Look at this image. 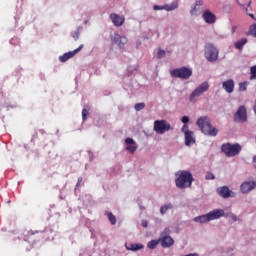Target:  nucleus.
Instances as JSON below:
<instances>
[{
  "instance_id": "f257e3e1",
  "label": "nucleus",
  "mask_w": 256,
  "mask_h": 256,
  "mask_svg": "<svg viewBox=\"0 0 256 256\" xmlns=\"http://www.w3.org/2000/svg\"><path fill=\"white\" fill-rule=\"evenodd\" d=\"M175 177V185L178 189H189L195 181L193 174L187 170H179L175 173Z\"/></svg>"
},
{
  "instance_id": "f03ea898",
  "label": "nucleus",
  "mask_w": 256,
  "mask_h": 256,
  "mask_svg": "<svg viewBox=\"0 0 256 256\" xmlns=\"http://www.w3.org/2000/svg\"><path fill=\"white\" fill-rule=\"evenodd\" d=\"M196 124L204 135H208V137H217V134L219 133V131L217 130V128L211 125V120L209 119V117L207 116L200 117L197 120Z\"/></svg>"
},
{
  "instance_id": "7ed1b4c3",
  "label": "nucleus",
  "mask_w": 256,
  "mask_h": 256,
  "mask_svg": "<svg viewBox=\"0 0 256 256\" xmlns=\"http://www.w3.org/2000/svg\"><path fill=\"white\" fill-rule=\"evenodd\" d=\"M241 144H231V143H224L221 146V151L226 155V157H237L239 153H241Z\"/></svg>"
},
{
  "instance_id": "20e7f679",
  "label": "nucleus",
  "mask_w": 256,
  "mask_h": 256,
  "mask_svg": "<svg viewBox=\"0 0 256 256\" xmlns=\"http://www.w3.org/2000/svg\"><path fill=\"white\" fill-rule=\"evenodd\" d=\"M209 91V82L204 81L198 87H196L189 96L190 103H197V99Z\"/></svg>"
},
{
  "instance_id": "39448f33",
  "label": "nucleus",
  "mask_w": 256,
  "mask_h": 256,
  "mask_svg": "<svg viewBox=\"0 0 256 256\" xmlns=\"http://www.w3.org/2000/svg\"><path fill=\"white\" fill-rule=\"evenodd\" d=\"M170 75L171 77H176L177 79H184V81H187V79H190L191 75H193V70L183 66L181 68L172 70Z\"/></svg>"
},
{
  "instance_id": "423d86ee",
  "label": "nucleus",
  "mask_w": 256,
  "mask_h": 256,
  "mask_svg": "<svg viewBox=\"0 0 256 256\" xmlns=\"http://www.w3.org/2000/svg\"><path fill=\"white\" fill-rule=\"evenodd\" d=\"M153 129L157 135H165L167 131H173V127H171V124L167 120L154 121Z\"/></svg>"
},
{
  "instance_id": "0eeeda50",
  "label": "nucleus",
  "mask_w": 256,
  "mask_h": 256,
  "mask_svg": "<svg viewBox=\"0 0 256 256\" xmlns=\"http://www.w3.org/2000/svg\"><path fill=\"white\" fill-rule=\"evenodd\" d=\"M205 58L210 63H215L219 59V49L213 44H207L204 52Z\"/></svg>"
},
{
  "instance_id": "6e6552de",
  "label": "nucleus",
  "mask_w": 256,
  "mask_h": 256,
  "mask_svg": "<svg viewBox=\"0 0 256 256\" xmlns=\"http://www.w3.org/2000/svg\"><path fill=\"white\" fill-rule=\"evenodd\" d=\"M111 41L114 45H117L119 49H125V45L129 43L127 36L121 35L118 32L111 36Z\"/></svg>"
},
{
  "instance_id": "1a4fd4ad",
  "label": "nucleus",
  "mask_w": 256,
  "mask_h": 256,
  "mask_svg": "<svg viewBox=\"0 0 256 256\" xmlns=\"http://www.w3.org/2000/svg\"><path fill=\"white\" fill-rule=\"evenodd\" d=\"M254 189H256V181L254 180H246L240 185V191L243 195L251 193Z\"/></svg>"
},
{
  "instance_id": "9d476101",
  "label": "nucleus",
  "mask_w": 256,
  "mask_h": 256,
  "mask_svg": "<svg viewBox=\"0 0 256 256\" xmlns=\"http://www.w3.org/2000/svg\"><path fill=\"white\" fill-rule=\"evenodd\" d=\"M234 121L236 123H245L247 121V108L240 106L237 112L234 114Z\"/></svg>"
},
{
  "instance_id": "9b49d317",
  "label": "nucleus",
  "mask_w": 256,
  "mask_h": 256,
  "mask_svg": "<svg viewBox=\"0 0 256 256\" xmlns=\"http://www.w3.org/2000/svg\"><path fill=\"white\" fill-rule=\"evenodd\" d=\"M109 19L111 20L114 27H123V25H125V16L123 15L111 13L109 15Z\"/></svg>"
},
{
  "instance_id": "f8f14e48",
  "label": "nucleus",
  "mask_w": 256,
  "mask_h": 256,
  "mask_svg": "<svg viewBox=\"0 0 256 256\" xmlns=\"http://www.w3.org/2000/svg\"><path fill=\"white\" fill-rule=\"evenodd\" d=\"M81 49H83V44H81L75 50L66 52L62 56H59V61L61 63H66V61H69V59H73V57H75L77 55V53H79V51H81Z\"/></svg>"
},
{
  "instance_id": "ddd939ff",
  "label": "nucleus",
  "mask_w": 256,
  "mask_h": 256,
  "mask_svg": "<svg viewBox=\"0 0 256 256\" xmlns=\"http://www.w3.org/2000/svg\"><path fill=\"white\" fill-rule=\"evenodd\" d=\"M217 193L223 199H229V197H236L237 195L235 194V192L231 191V189H229V187L227 186L217 188Z\"/></svg>"
},
{
  "instance_id": "4468645a",
  "label": "nucleus",
  "mask_w": 256,
  "mask_h": 256,
  "mask_svg": "<svg viewBox=\"0 0 256 256\" xmlns=\"http://www.w3.org/2000/svg\"><path fill=\"white\" fill-rule=\"evenodd\" d=\"M209 221H215L217 219H221V217H225V210L223 209H214L207 213Z\"/></svg>"
},
{
  "instance_id": "2eb2a0df",
  "label": "nucleus",
  "mask_w": 256,
  "mask_h": 256,
  "mask_svg": "<svg viewBox=\"0 0 256 256\" xmlns=\"http://www.w3.org/2000/svg\"><path fill=\"white\" fill-rule=\"evenodd\" d=\"M159 241L164 249L171 247L173 243H175V241L171 236H167V235L165 236L164 233L161 234Z\"/></svg>"
},
{
  "instance_id": "dca6fc26",
  "label": "nucleus",
  "mask_w": 256,
  "mask_h": 256,
  "mask_svg": "<svg viewBox=\"0 0 256 256\" xmlns=\"http://www.w3.org/2000/svg\"><path fill=\"white\" fill-rule=\"evenodd\" d=\"M222 89H224L226 93H233V91H235V80L228 79L222 82Z\"/></svg>"
},
{
  "instance_id": "f3484780",
  "label": "nucleus",
  "mask_w": 256,
  "mask_h": 256,
  "mask_svg": "<svg viewBox=\"0 0 256 256\" xmlns=\"http://www.w3.org/2000/svg\"><path fill=\"white\" fill-rule=\"evenodd\" d=\"M203 19H204L205 23H208V25H213V23H215V21H217V17L215 16V14H213L209 10L204 11Z\"/></svg>"
},
{
  "instance_id": "a211bd4d",
  "label": "nucleus",
  "mask_w": 256,
  "mask_h": 256,
  "mask_svg": "<svg viewBox=\"0 0 256 256\" xmlns=\"http://www.w3.org/2000/svg\"><path fill=\"white\" fill-rule=\"evenodd\" d=\"M125 144H126V151H129V153H135V151H137V142H135L133 138H126Z\"/></svg>"
},
{
  "instance_id": "6ab92c4d",
  "label": "nucleus",
  "mask_w": 256,
  "mask_h": 256,
  "mask_svg": "<svg viewBox=\"0 0 256 256\" xmlns=\"http://www.w3.org/2000/svg\"><path fill=\"white\" fill-rule=\"evenodd\" d=\"M185 145L186 147H191V145H195V133L194 132H186L184 134Z\"/></svg>"
},
{
  "instance_id": "aec40b11",
  "label": "nucleus",
  "mask_w": 256,
  "mask_h": 256,
  "mask_svg": "<svg viewBox=\"0 0 256 256\" xmlns=\"http://www.w3.org/2000/svg\"><path fill=\"white\" fill-rule=\"evenodd\" d=\"M193 221L195 223H200V225H203L205 223L210 222L208 214H203V215H200V216H196V217L193 218Z\"/></svg>"
},
{
  "instance_id": "412c9836",
  "label": "nucleus",
  "mask_w": 256,
  "mask_h": 256,
  "mask_svg": "<svg viewBox=\"0 0 256 256\" xmlns=\"http://www.w3.org/2000/svg\"><path fill=\"white\" fill-rule=\"evenodd\" d=\"M127 251H140V249H145L143 244L134 243V244H125Z\"/></svg>"
},
{
  "instance_id": "4be33fe9",
  "label": "nucleus",
  "mask_w": 256,
  "mask_h": 256,
  "mask_svg": "<svg viewBox=\"0 0 256 256\" xmlns=\"http://www.w3.org/2000/svg\"><path fill=\"white\" fill-rule=\"evenodd\" d=\"M179 8V2L174 1L170 4H164V11H175V9Z\"/></svg>"
},
{
  "instance_id": "5701e85b",
  "label": "nucleus",
  "mask_w": 256,
  "mask_h": 256,
  "mask_svg": "<svg viewBox=\"0 0 256 256\" xmlns=\"http://www.w3.org/2000/svg\"><path fill=\"white\" fill-rule=\"evenodd\" d=\"M245 45H247V38H242V39L238 40L237 42H235L234 47L236 49H239L240 51H242L243 47H245Z\"/></svg>"
},
{
  "instance_id": "b1692460",
  "label": "nucleus",
  "mask_w": 256,
  "mask_h": 256,
  "mask_svg": "<svg viewBox=\"0 0 256 256\" xmlns=\"http://www.w3.org/2000/svg\"><path fill=\"white\" fill-rule=\"evenodd\" d=\"M201 13H203V8H201V6H194L190 11V14L193 17H199Z\"/></svg>"
},
{
  "instance_id": "393cba45",
  "label": "nucleus",
  "mask_w": 256,
  "mask_h": 256,
  "mask_svg": "<svg viewBox=\"0 0 256 256\" xmlns=\"http://www.w3.org/2000/svg\"><path fill=\"white\" fill-rule=\"evenodd\" d=\"M171 209H173L172 203L164 204L160 207V214L165 215L167 211H171Z\"/></svg>"
},
{
  "instance_id": "a878e982",
  "label": "nucleus",
  "mask_w": 256,
  "mask_h": 256,
  "mask_svg": "<svg viewBox=\"0 0 256 256\" xmlns=\"http://www.w3.org/2000/svg\"><path fill=\"white\" fill-rule=\"evenodd\" d=\"M159 245V240H151L148 242L147 247L148 249H155Z\"/></svg>"
},
{
  "instance_id": "bb28decb",
  "label": "nucleus",
  "mask_w": 256,
  "mask_h": 256,
  "mask_svg": "<svg viewBox=\"0 0 256 256\" xmlns=\"http://www.w3.org/2000/svg\"><path fill=\"white\" fill-rule=\"evenodd\" d=\"M107 217H108V219H109L111 225H116V223H117V218L115 217V215H113V213L109 212V213L107 214Z\"/></svg>"
},
{
  "instance_id": "cd10ccee",
  "label": "nucleus",
  "mask_w": 256,
  "mask_h": 256,
  "mask_svg": "<svg viewBox=\"0 0 256 256\" xmlns=\"http://www.w3.org/2000/svg\"><path fill=\"white\" fill-rule=\"evenodd\" d=\"M165 55H167V52H165V50H163V49H158V52H157V59H163V58H165Z\"/></svg>"
},
{
  "instance_id": "c85d7f7f",
  "label": "nucleus",
  "mask_w": 256,
  "mask_h": 256,
  "mask_svg": "<svg viewBox=\"0 0 256 256\" xmlns=\"http://www.w3.org/2000/svg\"><path fill=\"white\" fill-rule=\"evenodd\" d=\"M135 111H143L145 109V103H137L134 106Z\"/></svg>"
},
{
  "instance_id": "c756f323",
  "label": "nucleus",
  "mask_w": 256,
  "mask_h": 256,
  "mask_svg": "<svg viewBox=\"0 0 256 256\" xmlns=\"http://www.w3.org/2000/svg\"><path fill=\"white\" fill-rule=\"evenodd\" d=\"M182 133H184V135H187V133H192L193 131L189 130V125L184 124L181 128Z\"/></svg>"
},
{
  "instance_id": "7c9ffc66",
  "label": "nucleus",
  "mask_w": 256,
  "mask_h": 256,
  "mask_svg": "<svg viewBox=\"0 0 256 256\" xmlns=\"http://www.w3.org/2000/svg\"><path fill=\"white\" fill-rule=\"evenodd\" d=\"M82 29H83L82 27H79L78 30H77L76 32H74V34H73V39H74L75 41H77V39H79V37H80V35H81V30H82Z\"/></svg>"
},
{
  "instance_id": "2f4dec72",
  "label": "nucleus",
  "mask_w": 256,
  "mask_h": 256,
  "mask_svg": "<svg viewBox=\"0 0 256 256\" xmlns=\"http://www.w3.org/2000/svg\"><path fill=\"white\" fill-rule=\"evenodd\" d=\"M250 73H251L250 79H256V65L251 67Z\"/></svg>"
},
{
  "instance_id": "473e14b6",
  "label": "nucleus",
  "mask_w": 256,
  "mask_h": 256,
  "mask_svg": "<svg viewBox=\"0 0 256 256\" xmlns=\"http://www.w3.org/2000/svg\"><path fill=\"white\" fill-rule=\"evenodd\" d=\"M239 91H247V82L239 83Z\"/></svg>"
},
{
  "instance_id": "72a5a7b5",
  "label": "nucleus",
  "mask_w": 256,
  "mask_h": 256,
  "mask_svg": "<svg viewBox=\"0 0 256 256\" xmlns=\"http://www.w3.org/2000/svg\"><path fill=\"white\" fill-rule=\"evenodd\" d=\"M89 115V110H87V108H84L82 110V119L83 121H87V116Z\"/></svg>"
},
{
  "instance_id": "f704fd0d",
  "label": "nucleus",
  "mask_w": 256,
  "mask_h": 256,
  "mask_svg": "<svg viewBox=\"0 0 256 256\" xmlns=\"http://www.w3.org/2000/svg\"><path fill=\"white\" fill-rule=\"evenodd\" d=\"M154 11H165L164 5H154Z\"/></svg>"
},
{
  "instance_id": "c9c22d12",
  "label": "nucleus",
  "mask_w": 256,
  "mask_h": 256,
  "mask_svg": "<svg viewBox=\"0 0 256 256\" xmlns=\"http://www.w3.org/2000/svg\"><path fill=\"white\" fill-rule=\"evenodd\" d=\"M250 35L256 37V23L250 27Z\"/></svg>"
},
{
  "instance_id": "e433bc0d",
  "label": "nucleus",
  "mask_w": 256,
  "mask_h": 256,
  "mask_svg": "<svg viewBox=\"0 0 256 256\" xmlns=\"http://www.w3.org/2000/svg\"><path fill=\"white\" fill-rule=\"evenodd\" d=\"M205 179H206L207 181H211V180L215 179V175H214L213 173H211V172H208V173L206 174Z\"/></svg>"
},
{
  "instance_id": "4c0bfd02",
  "label": "nucleus",
  "mask_w": 256,
  "mask_h": 256,
  "mask_svg": "<svg viewBox=\"0 0 256 256\" xmlns=\"http://www.w3.org/2000/svg\"><path fill=\"white\" fill-rule=\"evenodd\" d=\"M181 121H182V123H184V125H187V123H189V117L188 116H183Z\"/></svg>"
},
{
  "instance_id": "58836bf2",
  "label": "nucleus",
  "mask_w": 256,
  "mask_h": 256,
  "mask_svg": "<svg viewBox=\"0 0 256 256\" xmlns=\"http://www.w3.org/2000/svg\"><path fill=\"white\" fill-rule=\"evenodd\" d=\"M203 5V0H196L195 5L196 7H201Z\"/></svg>"
},
{
  "instance_id": "ea45409f",
  "label": "nucleus",
  "mask_w": 256,
  "mask_h": 256,
  "mask_svg": "<svg viewBox=\"0 0 256 256\" xmlns=\"http://www.w3.org/2000/svg\"><path fill=\"white\" fill-rule=\"evenodd\" d=\"M141 225H142V227L147 228L149 223L147 222V220H142V224Z\"/></svg>"
},
{
  "instance_id": "a19ab883",
  "label": "nucleus",
  "mask_w": 256,
  "mask_h": 256,
  "mask_svg": "<svg viewBox=\"0 0 256 256\" xmlns=\"http://www.w3.org/2000/svg\"><path fill=\"white\" fill-rule=\"evenodd\" d=\"M140 46H141V40H137L136 41V49H139Z\"/></svg>"
},
{
  "instance_id": "79ce46f5",
  "label": "nucleus",
  "mask_w": 256,
  "mask_h": 256,
  "mask_svg": "<svg viewBox=\"0 0 256 256\" xmlns=\"http://www.w3.org/2000/svg\"><path fill=\"white\" fill-rule=\"evenodd\" d=\"M82 182H83V178L82 177L78 178V183H77L76 187H79V184H81Z\"/></svg>"
},
{
  "instance_id": "37998d69",
  "label": "nucleus",
  "mask_w": 256,
  "mask_h": 256,
  "mask_svg": "<svg viewBox=\"0 0 256 256\" xmlns=\"http://www.w3.org/2000/svg\"><path fill=\"white\" fill-rule=\"evenodd\" d=\"M232 221H238V218H237V215H235V214H232Z\"/></svg>"
},
{
  "instance_id": "c03bdc74",
  "label": "nucleus",
  "mask_w": 256,
  "mask_h": 256,
  "mask_svg": "<svg viewBox=\"0 0 256 256\" xmlns=\"http://www.w3.org/2000/svg\"><path fill=\"white\" fill-rule=\"evenodd\" d=\"M237 31V26L232 27V33H235Z\"/></svg>"
},
{
  "instance_id": "a18cd8bd",
  "label": "nucleus",
  "mask_w": 256,
  "mask_h": 256,
  "mask_svg": "<svg viewBox=\"0 0 256 256\" xmlns=\"http://www.w3.org/2000/svg\"><path fill=\"white\" fill-rule=\"evenodd\" d=\"M249 16H250L252 19H255V15L249 14Z\"/></svg>"
},
{
  "instance_id": "49530a36",
  "label": "nucleus",
  "mask_w": 256,
  "mask_h": 256,
  "mask_svg": "<svg viewBox=\"0 0 256 256\" xmlns=\"http://www.w3.org/2000/svg\"><path fill=\"white\" fill-rule=\"evenodd\" d=\"M88 153H89V155H90V159H91V161H92L93 156H91V151H89Z\"/></svg>"
},
{
  "instance_id": "de8ad7c7",
  "label": "nucleus",
  "mask_w": 256,
  "mask_h": 256,
  "mask_svg": "<svg viewBox=\"0 0 256 256\" xmlns=\"http://www.w3.org/2000/svg\"><path fill=\"white\" fill-rule=\"evenodd\" d=\"M40 133H42V134L45 133V130H40Z\"/></svg>"
},
{
  "instance_id": "09e8293b",
  "label": "nucleus",
  "mask_w": 256,
  "mask_h": 256,
  "mask_svg": "<svg viewBox=\"0 0 256 256\" xmlns=\"http://www.w3.org/2000/svg\"><path fill=\"white\" fill-rule=\"evenodd\" d=\"M165 231L167 232V231H169V229H166Z\"/></svg>"
}]
</instances>
